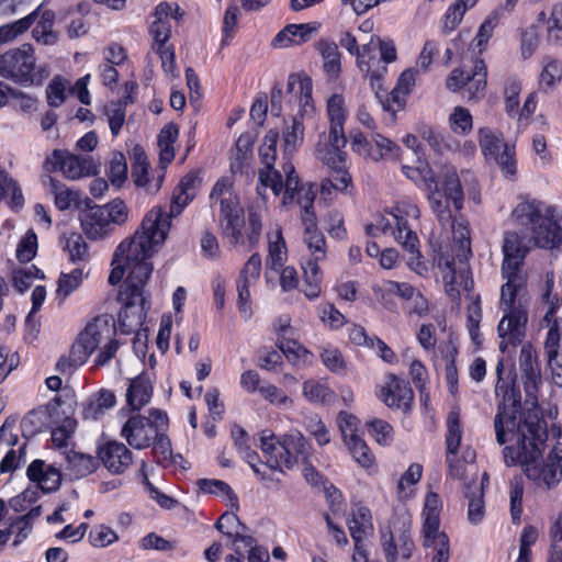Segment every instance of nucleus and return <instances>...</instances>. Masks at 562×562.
Masks as SVG:
<instances>
[{"label": "nucleus", "instance_id": "obj_38", "mask_svg": "<svg viewBox=\"0 0 562 562\" xmlns=\"http://www.w3.org/2000/svg\"><path fill=\"white\" fill-rule=\"evenodd\" d=\"M179 130L175 123L165 125L158 135L159 160L164 168L173 160V144L178 138Z\"/></svg>", "mask_w": 562, "mask_h": 562}, {"label": "nucleus", "instance_id": "obj_14", "mask_svg": "<svg viewBox=\"0 0 562 562\" xmlns=\"http://www.w3.org/2000/svg\"><path fill=\"white\" fill-rule=\"evenodd\" d=\"M278 139V131H268L259 149L261 162L265 165V168L259 170V183L265 188H270L274 195L285 193L286 182V179L283 181L282 173L274 169Z\"/></svg>", "mask_w": 562, "mask_h": 562}, {"label": "nucleus", "instance_id": "obj_3", "mask_svg": "<svg viewBox=\"0 0 562 562\" xmlns=\"http://www.w3.org/2000/svg\"><path fill=\"white\" fill-rule=\"evenodd\" d=\"M286 173L285 193L282 196V205L294 203L301 206V220L304 225V243L307 246L311 258L302 266L303 292L308 300H315L322 292L323 274L318 262L325 260L327 246L324 235L317 229L316 215L314 213V200L316 192L310 183H302L294 166L285 164Z\"/></svg>", "mask_w": 562, "mask_h": 562}, {"label": "nucleus", "instance_id": "obj_18", "mask_svg": "<svg viewBox=\"0 0 562 562\" xmlns=\"http://www.w3.org/2000/svg\"><path fill=\"white\" fill-rule=\"evenodd\" d=\"M261 273V257L254 254L246 261L239 272L236 288L238 293V310L245 319H249L252 312L250 305V286L259 279Z\"/></svg>", "mask_w": 562, "mask_h": 562}, {"label": "nucleus", "instance_id": "obj_45", "mask_svg": "<svg viewBox=\"0 0 562 562\" xmlns=\"http://www.w3.org/2000/svg\"><path fill=\"white\" fill-rule=\"evenodd\" d=\"M198 485L200 490L204 493L224 495L227 501V506H229L231 509H239V502L237 495L233 492L231 486L224 481L201 479L198 481Z\"/></svg>", "mask_w": 562, "mask_h": 562}, {"label": "nucleus", "instance_id": "obj_35", "mask_svg": "<svg viewBox=\"0 0 562 562\" xmlns=\"http://www.w3.org/2000/svg\"><path fill=\"white\" fill-rule=\"evenodd\" d=\"M486 77L487 69L485 63L482 59H476L464 89V98L468 101H477L484 98L487 83Z\"/></svg>", "mask_w": 562, "mask_h": 562}, {"label": "nucleus", "instance_id": "obj_30", "mask_svg": "<svg viewBox=\"0 0 562 562\" xmlns=\"http://www.w3.org/2000/svg\"><path fill=\"white\" fill-rule=\"evenodd\" d=\"M346 143L345 133H342V143L340 144V142L336 143L334 140L331 132H329L326 142L324 144L319 143L316 148L317 158L330 169L344 167L347 154L342 148L346 146Z\"/></svg>", "mask_w": 562, "mask_h": 562}, {"label": "nucleus", "instance_id": "obj_2", "mask_svg": "<svg viewBox=\"0 0 562 562\" xmlns=\"http://www.w3.org/2000/svg\"><path fill=\"white\" fill-rule=\"evenodd\" d=\"M496 440L499 445L506 442V432L512 440L517 442V451L513 447H505L503 450L504 460L507 465H515L518 462L525 475L536 487L549 491L554 488L562 477V443L558 442L542 459V451L538 441L542 440L543 429L538 420H528L515 416H507L498 412L494 419Z\"/></svg>", "mask_w": 562, "mask_h": 562}, {"label": "nucleus", "instance_id": "obj_41", "mask_svg": "<svg viewBox=\"0 0 562 562\" xmlns=\"http://www.w3.org/2000/svg\"><path fill=\"white\" fill-rule=\"evenodd\" d=\"M115 404V395L109 390H100L91 396L83 409L86 419L97 420L103 413L113 407Z\"/></svg>", "mask_w": 562, "mask_h": 562}, {"label": "nucleus", "instance_id": "obj_37", "mask_svg": "<svg viewBox=\"0 0 562 562\" xmlns=\"http://www.w3.org/2000/svg\"><path fill=\"white\" fill-rule=\"evenodd\" d=\"M464 486V496L469 499L468 519L471 524L477 525L483 520L485 506L483 499V486L475 481Z\"/></svg>", "mask_w": 562, "mask_h": 562}, {"label": "nucleus", "instance_id": "obj_51", "mask_svg": "<svg viewBox=\"0 0 562 562\" xmlns=\"http://www.w3.org/2000/svg\"><path fill=\"white\" fill-rule=\"evenodd\" d=\"M82 279L83 271L81 268H76L69 273H61L58 279L57 297L61 301L68 297L80 286Z\"/></svg>", "mask_w": 562, "mask_h": 562}, {"label": "nucleus", "instance_id": "obj_54", "mask_svg": "<svg viewBox=\"0 0 562 562\" xmlns=\"http://www.w3.org/2000/svg\"><path fill=\"white\" fill-rule=\"evenodd\" d=\"M379 291L381 292V300L386 305V297L391 295H396L406 303L412 299L416 289L406 282H397V281H385L380 286Z\"/></svg>", "mask_w": 562, "mask_h": 562}, {"label": "nucleus", "instance_id": "obj_64", "mask_svg": "<svg viewBox=\"0 0 562 562\" xmlns=\"http://www.w3.org/2000/svg\"><path fill=\"white\" fill-rule=\"evenodd\" d=\"M548 40L553 44H562V4L552 8L548 21Z\"/></svg>", "mask_w": 562, "mask_h": 562}, {"label": "nucleus", "instance_id": "obj_57", "mask_svg": "<svg viewBox=\"0 0 562 562\" xmlns=\"http://www.w3.org/2000/svg\"><path fill=\"white\" fill-rule=\"evenodd\" d=\"M108 177L111 183L117 188L127 179V161L122 153L115 151L112 154Z\"/></svg>", "mask_w": 562, "mask_h": 562}, {"label": "nucleus", "instance_id": "obj_48", "mask_svg": "<svg viewBox=\"0 0 562 562\" xmlns=\"http://www.w3.org/2000/svg\"><path fill=\"white\" fill-rule=\"evenodd\" d=\"M353 460L362 468L369 470L374 465L375 458L366 441L360 437L351 438L345 442Z\"/></svg>", "mask_w": 562, "mask_h": 562}, {"label": "nucleus", "instance_id": "obj_29", "mask_svg": "<svg viewBox=\"0 0 562 562\" xmlns=\"http://www.w3.org/2000/svg\"><path fill=\"white\" fill-rule=\"evenodd\" d=\"M27 476L31 481L36 482L44 492L56 491L61 482L59 471L46 465L42 460H35L29 465Z\"/></svg>", "mask_w": 562, "mask_h": 562}, {"label": "nucleus", "instance_id": "obj_36", "mask_svg": "<svg viewBox=\"0 0 562 562\" xmlns=\"http://www.w3.org/2000/svg\"><path fill=\"white\" fill-rule=\"evenodd\" d=\"M317 49L324 59V71L329 79H336L341 71L340 53L335 42L322 40Z\"/></svg>", "mask_w": 562, "mask_h": 562}, {"label": "nucleus", "instance_id": "obj_32", "mask_svg": "<svg viewBox=\"0 0 562 562\" xmlns=\"http://www.w3.org/2000/svg\"><path fill=\"white\" fill-rule=\"evenodd\" d=\"M153 393V387L148 375L142 373L138 376L131 380L128 389L126 391L127 404L135 411H139L145 406Z\"/></svg>", "mask_w": 562, "mask_h": 562}, {"label": "nucleus", "instance_id": "obj_4", "mask_svg": "<svg viewBox=\"0 0 562 562\" xmlns=\"http://www.w3.org/2000/svg\"><path fill=\"white\" fill-rule=\"evenodd\" d=\"M555 209L537 200L517 204L512 215L518 225L530 232V241L543 249H554L562 244V229L555 218Z\"/></svg>", "mask_w": 562, "mask_h": 562}, {"label": "nucleus", "instance_id": "obj_28", "mask_svg": "<svg viewBox=\"0 0 562 562\" xmlns=\"http://www.w3.org/2000/svg\"><path fill=\"white\" fill-rule=\"evenodd\" d=\"M327 116L330 123L329 132L336 143H342L344 125L348 115L345 97L334 93L327 100Z\"/></svg>", "mask_w": 562, "mask_h": 562}, {"label": "nucleus", "instance_id": "obj_24", "mask_svg": "<svg viewBox=\"0 0 562 562\" xmlns=\"http://www.w3.org/2000/svg\"><path fill=\"white\" fill-rule=\"evenodd\" d=\"M504 260L502 271L522 272L521 267L529 252L525 239L516 232H507L503 239Z\"/></svg>", "mask_w": 562, "mask_h": 562}, {"label": "nucleus", "instance_id": "obj_7", "mask_svg": "<svg viewBox=\"0 0 562 562\" xmlns=\"http://www.w3.org/2000/svg\"><path fill=\"white\" fill-rule=\"evenodd\" d=\"M46 64H37L35 49L31 44L0 54V76L24 88L41 87L49 77Z\"/></svg>", "mask_w": 562, "mask_h": 562}, {"label": "nucleus", "instance_id": "obj_63", "mask_svg": "<svg viewBox=\"0 0 562 562\" xmlns=\"http://www.w3.org/2000/svg\"><path fill=\"white\" fill-rule=\"evenodd\" d=\"M67 81L60 76H55L46 88V99L50 106L61 105L66 99Z\"/></svg>", "mask_w": 562, "mask_h": 562}, {"label": "nucleus", "instance_id": "obj_10", "mask_svg": "<svg viewBox=\"0 0 562 562\" xmlns=\"http://www.w3.org/2000/svg\"><path fill=\"white\" fill-rule=\"evenodd\" d=\"M442 504L438 494L429 492L425 498L423 510L424 547L435 551L431 562H448L450 548L448 536L439 530Z\"/></svg>", "mask_w": 562, "mask_h": 562}, {"label": "nucleus", "instance_id": "obj_25", "mask_svg": "<svg viewBox=\"0 0 562 562\" xmlns=\"http://www.w3.org/2000/svg\"><path fill=\"white\" fill-rule=\"evenodd\" d=\"M415 86V71L413 69L404 70L397 79L396 86L389 95L381 101L382 108L386 112L395 114L406 105L407 95Z\"/></svg>", "mask_w": 562, "mask_h": 562}, {"label": "nucleus", "instance_id": "obj_40", "mask_svg": "<svg viewBox=\"0 0 562 562\" xmlns=\"http://www.w3.org/2000/svg\"><path fill=\"white\" fill-rule=\"evenodd\" d=\"M67 470L76 479L85 477L91 474L98 464V461L90 454L69 451L66 454Z\"/></svg>", "mask_w": 562, "mask_h": 562}, {"label": "nucleus", "instance_id": "obj_62", "mask_svg": "<svg viewBox=\"0 0 562 562\" xmlns=\"http://www.w3.org/2000/svg\"><path fill=\"white\" fill-rule=\"evenodd\" d=\"M322 322L331 329H338L346 324V317L333 303H323L318 306Z\"/></svg>", "mask_w": 562, "mask_h": 562}, {"label": "nucleus", "instance_id": "obj_61", "mask_svg": "<svg viewBox=\"0 0 562 562\" xmlns=\"http://www.w3.org/2000/svg\"><path fill=\"white\" fill-rule=\"evenodd\" d=\"M323 364L333 373L345 374L347 371L346 361L337 348H324L321 352Z\"/></svg>", "mask_w": 562, "mask_h": 562}, {"label": "nucleus", "instance_id": "obj_50", "mask_svg": "<svg viewBox=\"0 0 562 562\" xmlns=\"http://www.w3.org/2000/svg\"><path fill=\"white\" fill-rule=\"evenodd\" d=\"M480 146L485 157L494 158L498 155L506 146L501 135L495 134L492 130L484 127L480 128Z\"/></svg>", "mask_w": 562, "mask_h": 562}, {"label": "nucleus", "instance_id": "obj_60", "mask_svg": "<svg viewBox=\"0 0 562 562\" xmlns=\"http://www.w3.org/2000/svg\"><path fill=\"white\" fill-rule=\"evenodd\" d=\"M350 182L351 177L346 169V165L340 168H333L330 177L324 180L322 183V191L323 193L329 192L330 188L338 191H344L347 189Z\"/></svg>", "mask_w": 562, "mask_h": 562}, {"label": "nucleus", "instance_id": "obj_47", "mask_svg": "<svg viewBox=\"0 0 562 562\" xmlns=\"http://www.w3.org/2000/svg\"><path fill=\"white\" fill-rule=\"evenodd\" d=\"M462 439V429L460 423V408L454 407L447 417L446 448L447 453L458 452Z\"/></svg>", "mask_w": 562, "mask_h": 562}, {"label": "nucleus", "instance_id": "obj_56", "mask_svg": "<svg viewBox=\"0 0 562 562\" xmlns=\"http://www.w3.org/2000/svg\"><path fill=\"white\" fill-rule=\"evenodd\" d=\"M423 468L418 463H412L403 473L397 483V495L400 498H408L413 495V491L407 487L415 485L422 479Z\"/></svg>", "mask_w": 562, "mask_h": 562}, {"label": "nucleus", "instance_id": "obj_43", "mask_svg": "<svg viewBox=\"0 0 562 562\" xmlns=\"http://www.w3.org/2000/svg\"><path fill=\"white\" fill-rule=\"evenodd\" d=\"M286 260V246L280 229L274 233V239L269 236L268 257L266 266L268 269L279 271Z\"/></svg>", "mask_w": 562, "mask_h": 562}, {"label": "nucleus", "instance_id": "obj_6", "mask_svg": "<svg viewBox=\"0 0 562 562\" xmlns=\"http://www.w3.org/2000/svg\"><path fill=\"white\" fill-rule=\"evenodd\" d=\"M313 83L311 78L300 75H291L288 79L286 93L294 97L299 103V113L290 120L284 121L282 128V150L283 159L285 160L282 166L284 171L285 164L291 162L292 156L299 150L304 142V124L302 119L312 115L315 106L312 99Z\"/></svg>", "mask_w": 562, "mask_h": 562}, {"label": "nucleus", "instance_id": "obj_9", "mask_svg": "<svg viewBox=\"0 0 562 562\" xmlns=\"http://www.w3.org/2000/svg\"><path fill=\"white\" fill-rule=\"evenodd\" d=\"M127 217L126 204L115 199L105 205L89 207L80 215V222L86 236L97 240L109 236L114 227L124 224Z\"/></svg>", "mask_w": 562, "mask_h": 562}, {"label": "nucleus", "instance_id": "obj_33", "mask_svg": "<svg viewBox=\"0 0 562 562\" xmlns=\"http://www.w3.org/2000/svg\"><path fill=\"white\" fill-rule=\"evenodd\" d=\"M302 394L306 401L315 405H326L335 401L336 394L326 380L310 379L302 384Z\"/></svg>", "mask_w": 562, "mask_h": 562}, {"label": "nucleus", "instance_id": "obj_15", "mask_svg": "<svg viewBox=\"0 0 562 562\" xmlns=\"http://www.w3.org/2000/svg\"><path fill=\"white\" fill-rule=\"evenodd\" d=\"M390 215L397 226L396 241L412 256L418 255V237L408 226V218L417 220L420 215L417 205L409 200H403L392 209Z\"/></svg>", "mask_w": 562, "mask_h": 562}, {"label": "nucleus", "instance_id": "obj_58", "mask_svg": "<svg viewBox=\"0 0 562 562\" xmlns=\"http://www.w3.org/2000/svg\"><path fill=\"white\" fill-rule=\"evenodd\" d=\"M66 248L69 259L74 263L87 262L89 260V248L83 238L78 234H72L67 238Z\"/></svg>", "mask_w": 562, "mask_h": 562}, {"label": "nucleus", "instance_id": "obj_55", "mask_svg": "<svg viewBox=\"0 0 562 562\" xmlns=\"http://www.w3.org/2000/svg\"><path fill=\"white\" fill-rule=\"evenodd\" d=\"M562 79V65L555 59H548L540 74V88L546 91L552 90Z\"/></svg>", "mask_w": 562, "mask_h": 562}, {"label": "nucleus", "instance_id": "obj_59", "mask_svg": "<svg viewBox=\"0 0 562 562\" xmlns=\"http://www.w3.org/2000/svg\"><path fill=\"white\" fill-rule=\"evenodd\" d=\"M35 15L36 12H33L13 23L0 26V44L15 38L18 35L29 30L35 19Z\"/></svg>", "mask_w": 562, "mask_h": 562}, {"label": "nucleus", "instance_id": "obj_20", "mask_svg": "<svg viewBox=\"0 0 562 562\" xmlns=\"http://www.w3.org/2000/svg\"><path fill=\"white\" fill-rule=\"evenodd\" d=\"M281 449V460L286 469H292L300 462L310 464L312 447L299 430L291 431L278 439Z\"/></svg>", "mask_w": 562, "mask_h": 562}, {"label": "nucleus", "instance_id": "obj_42", "mask_svg": "<svg viewBox=\"0 0 562 562\" xmlns=\"http://www.w3.org/2000/svg\"><path fill=\"white\" fill-rule=\"evenodd\" d=\"M50 192L55 196V204L60 211L77 207L81 202V195L79 191L67 188L61 182L49 177Z\"/></svg>", "mask_w": 562, "mask_h": 562}, {"label": "nucleus", "instance_id": "obj_31", "mask_svg": "<svg viewBox=\"0 0 562 562\" xmlns=\"http://www.w3.org/2000/svg\"><path fill=\"white\" fill-rule=\"evenodd\" d=\"M540 304L546 310L543 322L550 325L551 321L557 319L555 313L562 305V296L554 291V274L547 272L544 281L540 288Z\"/></svg>", "mask_w": 562, "mask_h": 562}, {"label": "nucleus", "instance_id": "obj_26", "mask_svg": "<svg viewBox=\"0 0 562 562\" xmlns=\"http://www.w3.org/2000/svg\"><path fill=\"white\" fill-rule=\"evenodd\" d=\"M238 510L232 509V512L224 513L215 524V528L221 531L228 540H233V544L243 542L244 544H254L255 538L250 535H246V525H244L238 516Z\"/></svg>", "mask_w": 562, "mask_h": 562}, {"label": "nucleus", "instance_id": "obj_21", "mask_svg": "<svg viewBox=\"0 0 562 562\" xmlns=\"http://www.w3.org/2000/svg\"><path fill=\"white\" fill-rule=\"evenodd\" d=\"M149 33L154 38L153 45L167 44L171 36L170 20H179L182 16L178 3H159L153 14Z\"/></svg>", "mask_w": 562, "mask_h": 562}, {"label": "nucleus", "instance_id": "obj_12", "mask_svg": "<svg viewBox=\"0 0 562 562\" xmlns=\"http://www.w3.org/2000/svg\"><path fill=\"white\" fill-rule=\"evenodd\" d=\"M44 168L48 172L60 170L69 180L97 173V164L91 156L75 155L65 149H54L46 158Z\"/></svg>", "mask_w": 562, "mask_h": 562}, {"label": "nucleus", "instance_id": "obj_27", "mask_svg": "<svg viewBox=\"0 0 562 562\" xmlns=\"http://www.w3.org/2000/svg\"><path fill=\"white\" fill-rule=\"evenodd\" d=\"M519 368L524 379L525 390L527 394L537 391L541 381L540 370L537 362V356L531 346H522L519 356Z\"/></svg>", "mask_w": 562, "mask_h": 562}, {"label": "nucleus", "instance_id": "obj_17", "mask_svg": "<svg viewBox=\"0 0 562 562\" xmlns=\"http://www.w3.org/2000/svg\"><path fill=\"white\" fill-rule=\"evenodd\" d=\"M113 331V327L105 318L97 317L93 322L89 323L72 345L78 351V360L87 361L102 340L110 338Z\"/></svg>", "mask_w": 562, "mask_h": 562}, {"label": "nucleus", "instance_id": "obj_53", "mask_svg": "<svg viewBox=\"0 0 562 562\" xmlns=\"http://www.w3.org/2000/svg\"><path fill=\"white\" fill-rule=\"evenodd\" d=\"M520 91L521 82L516 77H507L504 82V100L505 110L510 116L518 111Z\"/></svg>", "mask_w": 562, "mask_h": 562}, {"label": "nucleus", "instance_id": "obj_1", "mask_svg": "<svg viewBox=\"0 0 562 562\" xmlns=\"http://www.w3.org/2000/svg\"><path fill=\"white\" fill-rule=\"evenodd\" d=\"M159 221L158 210L147 212L140 227L133 237L123 240L117 246L113 256L112 265L114 267L109 276L110 284H117L127 271V278L117 295V300L123 306L119 319L125 331L140 327L149 308L145 295V284L153 272L149 259L168 236V225L160 224L159 226Z\"/></svg>", "mask_w": 562, "mask_h": 562}, {"label": "nucleus", "instance_id": "obj_44", "mask_svg": "<svg viewBox=\"0 0 562 562\" xmlns=\"http://www.w3.org/2000/svg\"><path fill=\"white\" fill-rule=\"evenodd\" d=\"M260 448L267 459V465L271 470H280V465L283 464V460H281V449L271 430L266 429L261 432Z\"/></svg>", "mask_w": 562, "mask_h": 562}, {"label": "nucleus", "instance_id": "obj_22", "mask_svg": "<svg viewBox=\"0 0 562 562\" xmlns=\"http://www.w3.org/2000/svg\"><path fill=\"white\" fill-rule=\"evenodd\" d=\"M121 435L131 447L145 449L151 445L155 436H157V429L147 418L135 415L124 424Z\"/></svg>", "mask_w": 562, "mask_h": 562}, {"label": "nucleus", "instance_id": "obj_52", "mask_svg": "<svg viewBox=\"0 0 562 562\" xmlns=\"http://www.w3.org/2000/svg\"><path fill=\"white\" fill-rule=\"evenodd\" d=\"M371 160L379 161L387 157H395L398 154L400 147L391 139L382 136L381 134H374L371 139Z\"/></svg>", "mask_w": 562, "mask_h": 562}, {"label": "nucleus", "instance_id": "obj_8", "mask_svg": "<svg viewBox=\"0 0 562 562\" xmlns=\"http://www.w3.org/2000/svg\"><path fill=\"white\" fill-rule=\"evenodd\" d=\"M441 178V187L432 180L428 184V200L438 222L446 228L447 225L451 224L453 217L450 202L454 210L459 212L463 207L464 194L457 170L453 167H445Z\"/></svg>", "mask_w": 562, "mask_h": 562}, {"label": "nucleus", "instance_id": "obj_13", "mask_svg": "<svg viewBox=\"0 0 562 562\" xmlns=\"http://www.w3.org/2000/svg\"><path fill=\"white\" fill-rule=\"evenodd\" d=\"M438 266L442 272L446 293L452 301L460 297L462 292H470L473 289V280L470 274V268L463 258H454L440 255Z\"/></svg>", "mask_w": 562, "mask_h": 562}, {"label": "nucleus", "instance_id": "obj_11", "mask_svg": "<svg viewBox=\"0 0 562 562\" xmlns=\"http://www.w3.org/2000/svg\"><path fill=\"white\" fill-rule=\"evenodd\" d=\"M210 199L213 204H220V220L222 223L225 222L224 234L231 243H237L241 236L239 226L243 211L229 180L226 178L217 180L210 193Z\"/></svg>", "mask_w": 562, "mask_h": 562}, {"label": "nucleus", "instance_id": "obj_16", "mask_svg": "<svg viewBox=\"0 0 562 562\" xmlns=\"http://www.w3.org/2000/svg\"><path fill=\"white\" fill-rule=\"evenodd\" d=\"M381 548L386 562H398V560H408L415 549L411 530L405 524L402 527H394L381 530Z\"/></svg>", "mask_w": 562, "mask_h": 562}, {"label": "nucleus", "instance_id": "obj_46", "mask_svg": "<svg viewBox=\"0 0 562 562\" xmlns=\"http://www.w3.org/2000/svg\"><path fill=\"white\" fill-rule=\"evenodd\" d=\"M194 198H192L190 194H188V192H182L181 190H178L176 188V190H175V192L172 194V198H171L169 212L164 211L160 206H155L149 212H153L154 210H158L159 213H160L159 225L160 224H167L168 225V232H169L170 227H171V218L173 216H178L179 214H181L183 209Z\"/></svg>", "mask_w": 562, "mask_h": 562}, {"label": "nucleus", "instance_id": "obj_34", "mask_svg": "<svg viewBox=\"0 0 562 562\" xmlns=\"http://www.w3.org/2000/svg\"><path fill=\"white\" fill-rule=\"evenodd\" d=\"M348 527L355 546H364L363 539L373 531L370 509L363 506L358 507L348 520Z\"/></svg>", "mask_w": 562, "mask_h": 562}, {"label": "nucleus", "instance_id": "obj_39", "mask_svg": "<svg viewBox=\"0 0 562 562\" xmlns=\"http://www.w3.org/2000/svg\"><path fill=\"white\" fill-rule=\"evenodd\" d=\"M446 227L451 228L453 239L458 244L456 249L457 257L468 260L471 256V240L467 221L463 217H452L451 224Z\"/></svg>", "mask_w": 562, "mask_h": 562}, {"label": "nucleus", "instance_id": "obj_23", "mask_svg": "<svg viewBox=\"0 0 562 562\" xmlns=\"http://www.w3.org/2000/svg\"><path fill=\"white\" fill-rule=\"evenodd\" d=\"M99 459L113 474L124 473L133 463V453L119 441H108L99 448Z\"/></svg>", "mask_w": 562, "mask_h": 562}, {"label": "nucleus", "instance_id": "obj_49", "mask_svg": "<svg viewBox=\"0 0 562 562\" xmlns=\"http://www.w3.org/2000/svg\"><path fill=\"white\" fill-rule=\"evenodd\" d=\"M149 162L144 149L140 146L133 148L132 177L137 187H147Z\"/></svg>", "mask_w": 562, "mask_h": 562}, {"label": "nucleus", "instance_id": "obj_5", "mask_svg": "<svg viewBox=\"0 0 562 562\" xmlns=\"http://www.w3.org/2000/svg\"><path fill=\"white\" fill-rule=\"evenodd\" d=\"M506 283L501 289V307L506 314L498 324L502 338L499 349L505 352L508 345L516 346L525 337L527 313L516 306V296L526 289V277L522 272L502 271Z\"/></svg>", "mask_w": 562, "mask_h": 562}, {"label": "nucleus", "instance_id": "obj_19", "mask_svg": "<svg viewBox=\"0 0 562 562\" xmlns=\"http://www.w3.org/2000/svg\"><path fill=\"white\" fill-rule=\"evenodd\" d=\"M376 396L390 408L407 412L411 408L414 394L407 381L395 374H387L385 384L376 391Z\"/></svg>", "mask_w": 562, "mask_h": 562}]
</instances>
